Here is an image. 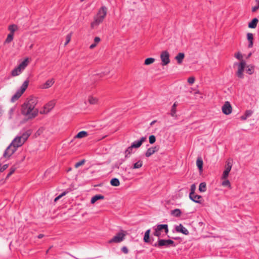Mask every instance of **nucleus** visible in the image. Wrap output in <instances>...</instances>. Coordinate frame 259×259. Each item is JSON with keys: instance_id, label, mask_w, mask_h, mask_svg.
Masks as SVG:
<instances>
[{"instance_id": "obj_20", "label": "nucleus", "mask_w": 259, "mask_h": 259, "mask_svg": "<svg viewBox=\"0 0 259 259\" xmlns=\"http://www.w3.org/2000/svg\"><path fill=\"white\" fill-rule=\"evenodd\" d=\"M258 22V20L257 18H253L252 21L248 23V27L249 28H255Z\"/></svg>"}, {"instance_id": "obj_28", "label": "nucleus", "mask_w": 259, "mask_h": 259, "mask_svg": "<svg viewBox=\"0 0 259 259\" xmlns=\"http://www.w3.org/2000/svg\"><path fill=\"white\" fill-rule=\"evenodd\" d=\"M100 41L101 39L99 37H95L94 38V43L92 44L90 46V49H93L94 48H95L97 46V45L100 42Z\"/></svg>"}, {"instance_id": "obj_4", "label": "nucleus", "mask_w": 259, "mask_h": 259, "mask_svg": "<svg viewBox=\"0 0 259 259\" xmlns=\"http://www.w3.org/2000/svg\"><path fill=\"white\" fill-rule=\"evenodd\" d=\"M28 64L29 59L27 58L11 71L12 76H17L20 75L28 66Z\"/></svg>"}, {"instance_id": "obj_55", "label": "nucleus", "mask_w": 259, "mask_h": 259, "mask_svg": "<svg viewBox=\"0 0 259 259\" xmlns=\"http://www.w3.org/2000/svg\"><path fill=\"white\" fill-rule=\"evenodd\" d=\"M44 236V234H39L37 236V237L39 239H41Z\"/></svg>"}, {"instance_id": "obj_15", "label": "nucleus", "mask_w": 259, "mask_h": 259, "mask_svg": "<svg viewBox=\"0 0 259 259\" xmlns=\"http://www.w3.org/2000/svg\"><path fill=\"white\" fill-rule=\"evenodd\" d=\"M159 150V147L158 146L152 147L147 149L145 153V156L147 157H149L153 155L155 152H157Z\"/></svg>"}, {"instance_id": "obj_9", "label": "nucleus", "mask_w": 259, "mask_h": 259, "mask_svg": "<svg viewBox=\"0 0 259 259\" xmlns=\"http://www.w3.org/2000/svg\"><path fill=\"white\" fill-rule=\"evenodd\" d=\"M56 100H53L49 102L44 107V110L40 111L41 114H47L49 113L55 107Z\"/></svg>"}, {"instance_id": "obj_47", "label": "nucleus", "mask_w": 259, "mask_h": 259, "mask_svg": "<svg viewBox=\"0 0 259 259\" xmlns=\"http://www.w3.org/2000/svg\"><path fill=\"white\" fill-rule=\"evenodd\" d=\"M85 160L84 159H83L81 161H79V162H77L75 164V167L76 168H77L78 167H79V166L82 165L84 164V163H85Z\"/></svg>"}, {"instance_id": "obj_48", "label": "nucleus", "mask_w": 259, "mask_h": 259, "mask_svg": "<svg viewBox=\"0 0 259 259\" xmlns=\"http://www.w3.org/2000/svg\"><path fill=\"white\" fill-rule=\"evenodd\" d=\"M154 228V232L153 233V235L154 236H157L158 238H159L160 237V235H161V232L160 231L158 230L157 229H156L155 228Z\"/></svg>"}, {"instance_id": "obj_34", "label": "nucleus", "mask_w": 259, "mask_h": 259, "mask_svg": "<svg viewBox=\"0 0 259 259\" xmlns=\"http://www.w3.org/2000/svg\"><path fill=\"white\" fill-rule=\"evenodd\" d=\"M177 103H175L172 106L171 111H170V115L172 117L176 116V107H177Z\"/></svg>"}, {"instance_id": "obj_36", "label": "nucleus", "mask_w": 259, "mask_h": 259, "mask_svg": "<svg viewBox=\"0 0 259 259\" xmlns=\"http://www.w3.org/2000/svg\"><path fill=\"white\" fill-rule=\"evenodd\" d=\"M155 61V59L153 58H148L145 59L144 64L145 65H149L153 63Z\"/></svg>"}, {"instance_id": "obj_18", "label": "nucleus", "mask_w": 259, "mask_h": 259, "mask_svg": "<svg viewBox=\"0 0 259 259\" xmlns=\"http://www.w3.org/2000/svg\"><path fill=\"white\" fill-rule=\"evenodd\" d=\"M146 137H142L139 141L134 142L131 145L132 146V147H134V148H138L142 145L143 143L146 141Z\"/></svg>"}, {"instance_id": "obj_46", "label": "nucleus", "mask_w": 259, "mask_h": 259, "mask_svg": "<svg viewBox=\"0 0 259 259\" xmlns=\"http://www.w3.org/2000/svg\"><path fill=\"white\" fill-rule=\"evenodd\" d=\"M182 211H171V215L176 217H180Z\"/></svg>"}, {"instance_id": "obj_35", "label": "nucleus", "mask_w": 259, "mask_h": 259, "mask_svg": "<svg viewBox=\"0 0 259 259\" xmlns=\"http://www.w3.org/2000/svg\"><path fill=\"white\" fill-rule=\"evenodd\" d=\"M16 109V107H13L11 108L8 111V116L9 119H11L12 118L13 115L14 114V113L15 112V110Z\"/></svg>"}, {"instance_id": "obj_53", "label": "nucleus", "mask_w": 259, "mask_h": 259, "mask_svg": "<svg viewBox=\"0 0 259 259\" xmlns=\"http://www.w3.org/2000/svg\"><path fill=\"white\" fill-rule=\"evenodd\" d=\"M121 251L125 254H127L128 252V250L126 246H123L121 248Z\"/></svg>"}, {"instance_id": "obj_22", "label": "nucleus", "mask_w": 259, "mask_h": 259, "mask_svg": "<svg viewBox=\"0 0 259 259\" xmlns=\"http://www.w3.org/2000/svg\"><path fill=\"white\" fill-rule=\"evenodd\" d=\"M185 57V54L183 53H179L175 57L178 64H181Z\"/></svg>"}, {"instance_id": "obj_59", "label": "nucleus", "mask_w": 259, "mask_h": 259, "mask_svg": "<svg viewBox=\"0 0 259 259\" xmlns=\"http://www.w3.org/2000/svg\"><path fill=\"white\" fill-rule=\"evenodd\" d=\"M32 47H33V45H31L30 46V49H31Z\"/></svg>"}, {"instance_id": "obj_43", "label": "nucleus", "mask_w": 259, "mask_h": 259, "mask_svg": "<svg viewBox=\"0 0 259 259\" xmlns=\"http://www.w3.org/2000/svg\"><path fill=\"white\" fill-rule=\"evenodd\" d=\"M225 180L222 182V186L224 187H228L231 188V184L229 180L224 179Z\"/></svg>"}, {"instance_id": "obj_29", "label": "nucleus", "mask_w": 259, "mask_h": 259, "mask_svg": "<svg viewBox=\"0 0 259 259\" xmlns=\"http://www.w3.org/2000/svg\"><path fill=\"white\" fill-rule=\"evenodd\" d=\"M134 147H132V146L131 145L130 147H128L126 150L125 151V157L127 158L133 152V149Z\"/></svg>"}, {"instance_id": "obj_62", "label": "nucleus", "mask_w": 259, "mask_h": 259, "mask_svg": "<svg viewBox=\"0 0 259 259\" xmlns=\"http://www.w3.org/2000/svg\"><path fill=\"white\" fill-rule=\"evenodd\" d=\"M84 0H80L81 2H83Z\"/></svg>"}, {"instance_id": "obj_3", "label": "nucleus", "mask_w": 259, "mask_h": 259, "mask_svg": "<svg viewBox=\"0 0 259 259\" xmlns=\"http://www.w3.org/2000/svg\"><path fill=\"white\" fill-rule=\"evenodd\" d=\"M30 136V133L25 132L20 136L16 137L12 142L11 144L17 149L21 147L27 140Z\"/></svg>"}, {"instance_id": "obj_5", "label": "nucleus", "mask_w": 259, "mask_h": 259, "mask_svg": "<svg viewBox=\"0 0 259 259\" xmlns=\"http://www.w3.org/2000/svg\"><path fill=\"white\" fill-rule=\"evenodd\" d=\"M29 84V80H26L20 88V90L18 91L12 97L11 101L12 102H15L18 100L22 95L24 93L26 89L27 88Z\"/></svg>"}, {"instance_id": "obj_41", "label": "nucleus", "mask_w": 259, "mask_h": 259, "mask_svg": "<svg viewBox=\"0 0 259 259\" xmlns=\"http://www.w3.org/2000/svg\"><path fill=\"white\" fill-rule=\"evenodd\" d=\"M13 37H14V35H12V34H9L7 36V38L6 39L5 42H4V44H9L10 42H11L13 39Z\"/></svg>"}, {"instance_id": "obj_61", "label": "nucleus", "mask_w": 259, "mask_h": 259, "mask_svg": "<svg viewBox=\"0 0 259 259\" xmlns=\"http://www.w3.org/2000/svg\"><path fill=\"white\" fill-rule=\"evenodd\" d=\"M174 210L177 211V210H179V209H177H177H174Z\"/></svg>"}, {"instance_id": "obj_23", "label": "nucleus", "mask_w": 259, "mask_h": 259, "mask_svg": "<svg viewBox=\"0 0 259 259\" xmlns=\"http://www.w3.org/2000/svg\"><path fill=\"white\" fill-rule=\"evenodd\" d=\"M104 198V196L102 195H96L94 196L91 200V202L92 204L95 203L97 200L100 199H103Z\"/></svg>"}, {"instance_id": "obj_60", "label": "nucleus", "mask_w": 259, "mask_h": 259, "mask_svg": "<svg viewBox=\"0 0 259 259\" xmlns=\"http://www.w3.org/2000/svg\"><path fill=\"white\" fill-rule=\"evenodd\" d=\"M71 170V168H69L68 169V171H70Z\"/></svg>"}, {"instance_id": "obj_26", "label": "nucleus", "mask_w": 259, "mask_h": 259, "mask_svg": "<svg viewBox=\"0 0 259 259\" xmlns=\"http://www.w3.org/2000/svg\"><path fill=\"white\" fill-rule=\"evenodd\" d=\"M88 136V134L85 131H81L79 132L75 136V138L81 139L86 137Z\"/></svg>"}, {"instance_id": "obj_16", "label": "nucleus", "mask_w": 259, "mask_h": 259, "mask_svg": "<svg viewBox=\"0 0 259 259\" xmlns=\"http://www.w3.org/2000/svg\"><path fill=\"white\" fill-rule=\"evenodd\" d=\"M176 231L178 232H180L185 235H188L189 234V231L184 227L182 224L175 227Z\"/></svg>"}, {"instance_id": "obj_37", "label": "nucleus", "mask_w": 259, "mask_h": 259, "mask_svg": "<svg viewBox=\"0 0 259 259\" xmlns=\"http://www.w3.org/2000/svg\"><path fill=\"white\" fill-rule=\"evenodd\" d=\"M143 165V161L141 160H139L136 163L134 164L133 168L134 169H138L141 168Z\"/></svg>"}, {"instance_id": "obj_11", "label": "nucleus", "mask_w": 259, "mask_h": 259, "mask_svg": "<svg viewBox=\"0 0 259 259\" xmlns=\"http://www.w3.org/2000/svg\"><path fill=\"white\" fill-rule=\"evenodd\" d=\"M17 149L11 143L6 149L3 155L4 157L5 158H9Z\"/></svg>"}, {"instance_id": "obj_13", "label": "nucleus", "mask_w": 259, "mask_h": 259, "mask_svg": "<svg viewBox=\"0 0 259 259\" xmlns=\"http://www.w3.org/2000/svg\"><path fill=\"white\" fill-rule=\"evenodd\" d=\"M232 162L229 161H227V163L225 166V170L223 172V174L222 177V179H226L228 178L229 174L232 168Z\"/></svg>"}, {"instance_id": "obj_49", "label": "nucleus", "mask_w": 259, "mask_h": 259, "mask_svg": "<svg viewBox=\"0 0 259 259\" xmlns=\"http://www.w3.org/2000/svg\"><path fill=\"white\" fill-rule=\"evenodd\" d=\"M71 38V33H69L67 35L66 37V42L64 44V46H66L70 41Z\"/></svg>"}, {"instance_id": "obj_19", "label": "nucleus", "mask_w": 259, "mask_h": 259, "mask_svg": "<svg viewBox=\"0 0 259 259\" xmlns=\"http://www.w3.org/2000/svg\"><path fill=\"white\" fill-rule=\"evenodd\" d=\"M154 228H156L160 232H161L162 230H164L166 234L168 232V225L167 224L158 225Z\"/></svg>"}, {"instance_id": "obj_33", "label": "nucleus", "mask_w": 259, "mask_h": 259, "mask_svg": "<svg viewBox=\"0 0 259 259\" xmlns=\"http://www.w3.org/2000/svg\"><path fill=\"white\" fill-rule=\"evenodd\" d=\"M199 190L201 192H204L206 191V184L205 183L203 182L200 184Z\"/></svg>"}, {"instance_id": "obj_2", "label": "nucleus", "mask_w": 259, "mask_h": 259, "mask_svg": "<svg viewBox=\"0 0 259 259\" xmlns=\"http://www.w3.org/2000/svg\"><path fill=\"white\" fill-rule=\"evenodd\" d=\"M107 9L105 6H102L99 9L97 14L94 17V21L91 24L92 28H97L100 24L103 22L107 15Z\"/></svg>"}, {"instance_id": "obj_44", "label": "nucleus", "mask_w": 259, "mask_h": 259, "mask_svg": "<svg viewBox=\"0 0 259 259\" xmlns=\"http://www.w3.org/2000/svg\"><path fill=\"white\" fill-rule=\"evenodd\" d=\"M256 5L252 8V12H255L259 9V0H255Z\"/></svg>"}, {"instance_id": "obj_14", "label": "nucleus", "mask_w": 259, "mask_h": 259, "mask_svg": "<svg viewBox=\"0 0 259 259\" xmlns=\"http://www.w3.org/2000/svg\"><path fill=\"white\" fill-rule=\"evenodd\" d=\"M55 83V79L51 78L47 80L45 83L41 84L40 88L42 89H47L51 88Z\"/></svg>"}, {"instance_id": "obj_52", "label": "nucleus", "mask_w": 259, "mask_h": 259, "mask_svg": "<svg viewBox=\"0 0 259 259\" xmlns=\"http://www.w3.org/2000/svg\"><path fill=\"white\" fill-rule=\"evenodd\" d=\"M196 189V186L195 184H193L191 186V192L190 193H194Z\"/></svg>"}, {"instance_id": "obj_12", "label": "nucleus", "mask_w": 259, "mask_h": 259, "mask_svg": "<svg viewBox=\"0 0 259 259\" xmlns=\"http://www.w3.org/2000/svg\"><path fill=\"white\" fill-rule=\"evenodd\" d=\"M222 112L226 115H229L232 111V108L229 102L226 101L222 107Z\"/></svg>"}, {"instance_id": "obj_45", "label": "nucleus", "mask_w": 259, "mask_h": 259, "mask_svg": "<svg viewBox=\"0 0 259 259\" xmlns=\"http://www.w3.org/2000/svg\"><path fill=\"white\" fill-rule=\"evenodd\" d=\"M156 138L154 135H151L149 137V141L151 144H152L155 142Z\"/></svg>"}, {"instance_id": "obj_21", "label": "nucleus", "mask_w": 259, "mask_h": 259, "mask_svg": "<svg viewBox=\"0 0 259 259\" xmlns=\"http://www.w3.org/2000/svg\"><path fill=\"white\" fill-rule=\"evenodd\" d=\"M196 165L199 170V171L201 172L202 171L203 162L201 157L197 158L196 160Z\"/></svg>"}, {"instance_id": "obj_27", "label": "nucleus", "mask_w": 259, "mask_h": 259, "mask_svg": "<svg viewBox=\"0 0 259 259\" xmlns=\"http://www.w3.org/2000/svg\"><path fill=\"white\" fill-rule=\"evenodd\" d=\"M150 230L148 229L147 230L145 233L144 236V241L146 243H148L150 242Z\"/></svg>"}, {"instance_id": "obj_51", "label": "nucleus", "mask_w": 259, "mask_h": 259, "mask_svg": "<svg viewBox=\"0 0 259 259\" xmlns=\"http://www.w3.org/2000/svg\"><path fill=\"white\" fill-rule=\"evenodd\" d=\"M9 166L8 164H4L3 166H1V164H0V172H3L5 170H6Z\"/></svg>"}, {"instance_id": "obj_40", "label": "nucleus", "mask_w": 259, "mask_h": 259, "mask_svg": "<svg viewBox=\"0 0 259 259\" xmlns=\"http://www.w3.org/2000/svg\"><path fill=\"white\" fill-rule=\"evenodd\" d=\"M235 57L240 60V62H242V61H244L243 59V56L240 52L236 53L234 54Z\"/></svg>"}, {"instance_id": "obj_8", "label": "nucleus", "mask_w": 259, "mask_h": 259, "mask_svg": "<svg viewBox=\"0 0 259 259\" xmlns=\"http://www.w3.org/2000/svg\"><path fill=\"white\" fill-rule=\"evenodd\" d=\"M161 65L165 66L170 62L169 54L167 51H162L160 54Z\"/></svg>"}, {"instance_id": "obj_54", "label": "nucleus", "mask_w": 259, "mask_h": 259, "mask_svg": "<svg viewBox=\"0 0 259 259\" xmlns=\"http://www.w3.org/2000/svg\"><path fill=\"white\" fill-rule=\"evenodd\" d=\"M3 112H4V110L3 109V107L1 106H0V117L2 116Z\"/></svg>"}, {"instance_id": "obj_17", "label": "nucleus", "mask_w": 259, "mask_h": 259, "mask_svg": "<svg viewBox=\"0 0 259 259\" xmlns=\"http://www.w3.org/2000/svg\"><path fill=\"white\" fill-rule=\"evenodd\" d=\"M190 198L195 202H200L202 200V197L194 193H190Z\"/></svg>"}, {"instance_id": "obj_31", "label": "nucleus", "mask_w": 259, "mask_h": 259, "mask_svg": "<svg viewBox=\"0 0 259 259\" xmlns=\"http://www.w3.org/2000/svg\"><path fill=\"white\" fill-rule=\"evenodd\" d=\"M98 101V100L97 98L92 96H90L88 98V101L90 103V104L92 105L97 104Z\"/></svg>"}, {"instance_id": "obj_39", "label": "nucleus", "mask_w": 259, "mask_h": 259, "mask_svg": "<svg viewBox=\"0 0 259 259\" xmlns=\"http://www.w3.org/2000/svg\"><path fill=\"white\" fill-rule=\"evenodd\" d=\"M67 191H64V192H63L62 194H61L60 195H59V196H58L57 197H56L55 199H54V203H56L58 200H59L60 199H61L63 196H64L65 195H66L67 194Z\"/></svg>"}, {"instance_id": "obj_50", "label": "nucleus", "mask_w": 259, "mask_h": 259, "mask_svg": "<svg viewBox=\"0 0 259 259\" xmlns=\"http://www.w3.org/2000/svg\"><path fill=\"white\" fill-rule=\"evenodd\" d=\"M195 77L193 76H191V77H189L188 79V83L191 84H192L193 83H194L195 82Z\"/></svg>"}, {"instance_id": "obj_10", "label": "nucleus", "mask_w": 259, "mask_h": 259, "mask_svg": "<svg viewBox=\"0 0 259 259\" xmlns=\"http://www.w3.org/2000/svg\"><path fill=\"white\" fill-rule=\"evenodd\" d=\"M125 234L123 232H119L115 236H114L111 239H110L108 242L110 243H119L123 240L124 239V237Z\"/></svg>"}, {"instance_id": "obj_1", "label": "nucleus", "mask_w": 259, "mask_h": 259, "mask_svg": "<svg viewBox=\"0 0 259 259\" xmlns=\"http://www.w3.org/2000/svg\"><path fill=\"white\" fill-rule=\"evenodd\" d=\"M37 99L34 97H30L21 106V113L28 119L35 117L38 113V110L35 108L37 104Z\"/></svg>"}, {"instance_id": "obj_32", "label": "nucleus", "mask_w": 259, "mask_h": 259, "mask_svg": "<svg viewBox=\"0 0 259 259\" xmlns=\"http://www.w3.org/2000/svg\"><path fill=\"white\" fill-rule=\"evenodd\" d=\"M252 114V111L251 110H247L246 111L245 114L244 115H242L241 116V119L242 120H246L247 117L251 116V115Z\"/></svg>"}, {"instance_id": "obj_58", "label": "nucleus", "mask_w": 259, "mask_h": 259, "mask_svg": "<svg viewBox=\"0 0 259 259\" xmlns=\"http://www.w3.org/2000/svg\"><path fill=\"white\" fill-rule=\"evenodd\" d=\"M200 92L199 91H197L195 94H199Z\"/></svg>"}, {"instance_id": "obj_38", "label": "nucleus", "mask_w": 259, "mask_h": 259, "mask_svg": "<svg viewBox=\"0 0 259 259\" xmlns=\"http://www.w3.org/2000/svg\"><path fill=\"white\" fill-rule=\"evenodd\" d=\"M246 67L247 68L246 71L247 73L252 74L253 73L254 67L252 65H247Z\"/></svg>"}, {"instance_id": "obj_30", "label": "nucleus", "mask_w": 259, "mask_h": 259, "mask_svg": "<svg viewBox=\"0 0 259 259\" xmlns=\"http://www.w3.org/2000/svg\"><path fill=\"white\" fill-rule=\"evenodd\" d=\"M110 184L115 187H117L120 185V182L117 178H113L110 181Z\"/></svg>"}, {"instance_id": "obj_57", "label": "nucleus", "mask_w": 259, "mask_h": 259, "mask_svg": "<svg viewBox=\"0 0 259 259\" xmlns=\"http://www.w3.org/2000/svg\"><path fill=\"white\" fill-rule=\"evenodd\" d=\"M251 55V53L249 54V55L247 56V58L250 57Z\"/></svg>"}, {"instance_id": "obj_7", "label": "nucleus", "mask_w": 259, "mask_h": 259, "mask_svg": "<svg viewBox=\"0 0 259 259\" xmlns=\"http://www.w3.org/2000/svg\"><path fill=\"white\" fill-rule=\"evenodd\" d=\"M236 65L237 66V71L236 72V75L239 78H244V74L243 72L244 70V68L246 66V62L245 61H242V62H239L238 63H235L234 65Z\"/></svg>"}, {"instance_id": "obj_25", "label": "nucleus", "mask_w": 259, "mask_h": 259, "mask_svg": "<svg viewBox=\"0 0 259 259\" xmlns=\"http://www.w3.org/2000/svg\"><path fill=\"white\" fill-rule=\"evenodd\" d=\"M247 39L249 41V44L248 45V48H250L252 47L253 46V34L251 33H248L247 34Z\"/></svg>"}, {"instance_id": "obj_42", "label": "nucleus", "mask_w": 259, "mask_h": 259, "mask_svg": "<svg viewBox=\"0 0 259 259\" xmlns=\"http://www.w3.org/2000/svg\"><path fill=\"white\" fill-rule=\"evenodd\" d=\"M16 169V167H15L14 166L11 167L10 171L6 177V179H8L12 174H13V173L15 172Z\"/></svg>"}, {"instance_id": "obj_6", "label": "nucleus", "mask_w": 259, "mask_h": 259, "mask_svg": "<svg viewBox=\"0 0 259 259\" xmlns=\"http://www.w3.org/2000/svg\"><path fill=\"white\" fill-rule=\"evenodd\" d=\"M153 245L157 247H161L162 246H165L167 247L169 246H175L176 244L172 240H164L158 238L157 242L155 243Z\"/></svg>"}, {"instance_id": "obj_56", "label": "nucleus", "mask_w": 259, "mask_h": 259, "mask_svg": "<svg viewBox=\"0 0 259 259\" xmlns=\"http://www.w3.org/2000/svg\"><path fill=\"white\" fill-rule=\"evenodd\" d=\"M155 122H156V121H155V120H154V121H152V122H151L150 124H151V125H152V124H153Z\"/></svg>"}, {"instance_id": "obj_24", "label": "nucleus", "mask_w": 259, "mask_h": 259, "mask_svg": "<svg viewBox=\"0 0 259 259\" xmlns=\"http://www.w3.org/2000/svg\"><path fill=\"white\" fill-rule=\"evenodd\" d=\"M8 29L10 31L9 34L14 35V32L18 29V27L16 25L13 24L9 26Z\"/></svg>"}]
</instances>
